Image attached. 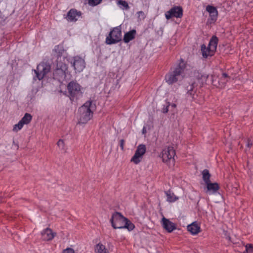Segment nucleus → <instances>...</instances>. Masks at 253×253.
Returning <instances> with one entry per match:
<instances>
[{"label":"nucleus","mask_w":253,"mask_h":253,"mask_svg":"<svg viewBox=\"0 0 253 253\" xmlns=\"http://www.w3.org/2000/svg\"><path fill=\"white\" fill-rule=\"evenodd\" d=\"M110 221L114 229L126 228L130 231L135 228L133 223L118 211L112 214Z\"/></svg>","instance_id":"f257e3e1"},{"label":"nucleus","mask_w":253,"mask_h":253,"mask_svg":"<svg viewBox=\"0 0 253 253\" xmlns=\"http://www.w3.org/2000/svg\"><path fill=\"white\" fill-rule=\"evenodd\" d=\"M59 45L55 47L54 51L57 55L56 68L53 72V78L59 82L63 81L66 78V72L68 70L67 65L62 61L61 54L63 50H61Z\"/></svg>","instance_id":"f03ea898"},{"label":"nucleus","mask_w":253,"mask_h":253,"mask_svg":"<svg viewBox=\"0 0 253 253\" xmlns=\"http://www.w3.org/2000/svg\"><path fill=\"white\" fill-rule=\"evenodd\" d=\"M96 106L92 104V101H87L79 109L80 115L79 122L82 124H85L90 120L92 116L93 111L95 110Z\"/></svg>","instance_id":"7ed1b4c3"},{"label":"nucleus","mask_w":253,"mask_h":253,"mask_svg":"<svg viewBox=\"0 0 253 253\" xmlns=\"http://www.w3.org/2000/svg\"><path fill=\"white\" fill-rule=\"evenodd\" d=\"M185 68L186 64L183 60L181 59L180 62L175 68L174 71L169 72L166 76L165 79L166 82L170 84L176 82L180 76L183 73Z\"/></svg>","instance_id":"20e7f679"},{"label":"nucleus","mask_w":253,"mask_h":253,"mask_svg":"<svg viewBox=\"0 0 253 253\" xmlns=\"http://www.w3.org/2000/svg\"><path fill=\"white\" fill-rule=\"evenodd\" d=\"M67 90L71 101L77 100L83 95L81 86L76 81L70 82L68 84Z\"/></svg>","instance_id":"39448f33"},{"label":"nucleus","mask_w":253,"mask_h":253,"mask_svg":"<svg viewBox=\"0 0 253 253\" xmlns=\"http://www.w3.org/2000/svg\"><path fill=\"white\" fill-rule=\"evenodd\" d=\"M218 41V38L216 36H212L208 47H206L204 44L201 45V51L204 58L211 57L214 55L216 49Z\"/></svg>","instance_id":"423d86ee"},{"label":"nucleus","mask_w":253,"mask_h":253,"mask_svg":"<svg viewBox=\"0 0 253 253\" xmlns=\"http://www.w3.org/2000/svg\"><path fill=\"white\" fill-rule=\"evenodd\" d=\"M122 40V30L120 26L112 29L106 39L107 44L116 43Z\"/></svg>","instance_id":"0eeeda50"},{"label":"nucleus","mask_w":253,"mask_h":253,"mask_svg":"<svg viewBox=\"0 0 253 253\" xmlns=\"http://www.w3.org/2000/svg\"><path fill=\"white\" fill-rule=\"evenodd\" d=\"M51 70V66L49 63L45 62L40 63L35 70L36 77L39 80H42Z\"/></svg>","instance_id":"6e6552de"},{"label":"nucleus","mask_w":253,"mask_h":253,"mask_svg":"<svg viewBox=\"0 0 253 253\" xmlns=\"http://www.w3.org/2000/svg\"><path fill=\"white\" fill-rule=\"evenodd\" d=\"M183 16V9L180 6H175L165 13L167 19L169 20L172 17L181 18Z\"/></svg>","instance_id":"1a4fd4ad"},{"label":"nucleus","mask_w":253,"mask_h":253,"mask_svg":"<svg viewBox=\"0 0 253 253\" xmlns=\"http://www.w3.org/2000/svg\"><path fill=\"white\" fill-rule=\"evenodd\" d=\"M161 155L164 162L168 163L171 161L173 162L175 155V150L172 147H168L162 151Z\"/></svg>","instance_id":"9d476101"},{"label":"nucleus","mask_w":253,"mask_h":253,"mask_svg":"<svg viewBox=\"0 0 253 253\" xmlns=\"http://www.w3.org/2000/svg\"><path fill=\"white\" fill-rule=\"evenodd\" d=\"M146 151L145 145L140 144L138 145L135 151L134 156L132 157L130 161L133 162L135 164H138L140 162L142 156L145 153Z\"/></svg>","instance_id":"9b49d317"},{"label":"nucleus","mask_w":253,"mask_h":253,"mask_svg":"<svg viewBox=\"0 0 253 253\" xmlns=\"http://www.w3.org/2000/svg\"><path fill=\"white\" fill-rule=\"evenodd\" d=\"M230 78V77L227 74L223 73L219 78H215L213 79L212 83L214 85L219 88H223Z\"/></svg>","instance_id":"f8f14e48"},{"label":"nucleus","mask_w":253,"mask_h":253,"mask_svg":"<svg viewBox=\"0 0 253 253\" xmlns=\"http://www.w3.org/2000/svg\"><path fill=\"white\" fill-rule=\"evenodd\" d=\"M73 60V66L75 70L78 72L82 71L85 68L84 60L79 56L74 57Z\"/></svg>","instance_id":"ddd939ff"},{"label":"nucleus","mask_w":253,"mask_h":253,"mask_svg":"<svg viewBox=\"0 0 253 253\" xmlns=\"http://www.w3.org/2000/svg\"><path fill=\"white\" fill-rule=\"evenodd\" d=\"M162 224L163 228L169 233H171L176 228V225L175 223L165 217H163L162 219Z\"/></svg>","instance_id":"4468645a"},{"label":"nucleus","mask_w":253,"mask_h":253,"mask_svg":"<svg viewBox=\"0 0 253 253\" xmlns=\"http://www.w3.org/2000/svg\"><path fill=\"white\" fill-rule=\"evenodd\" d=\"M81 16V12L78 11L76 9H71L67 14L66 19L68 21L76 22Z\"/></svg>","instance_id":"2eb2a0df"},{"label":"nucleus","mask_w":253,"mask_h":253,"mask_svg":"<svg viewBox=\"0 0 253 253\" xmlns=\"http://www.w3.org/2000/svg\"><path fill=\"white\" fill-rule=\"evenodd\" d=\"M56 233L53 232L52 230L47 228L42 232V239L44 241H49L52 240L55 236Z\"/></svg>","instance_id":"dca6fc26"},{"label":"nucleus","mask_w":253,"mask_h":253,"mask_svg":"<svg viewBox=\"0 0 253 253\" xmlns=\"http://www.w3.org/2000/svg\"><path fill=\"white\" fill-rule=\"evenodd\" d=\"M206 10L210 14L211 20L213 22L215 21L218 16V11L216 7L209 5L207 6Z\"/></svg>","instance_id":"f3484780"},{"label":"nucleus","mask_w":253,"mask_h":253,"mask_svg":"<svg viewBox=\"0 0 253 253\" xmlns=\"http://www.w3.org/2000/svg\"><path fill=\"white\" fill-rule=\"evenodd\" d=\"M197 85V84L196 83L193 82L186 86V90L187 91V94L190 96L193 99H195V95L197 90L196 87Z\"/></svg>","instance_id":"a211bd4d"},{"label":"nucleus","mask_w":253,"mask_h":253,"mask_svg":"<svg viewBox=\"0 0 253 253\" xmlns=\"http://www.w3.org/2000/svg\"><path fill=\"white\" fill-rule=\"evenodd\" d=\"M207 185L206 193L213 194L216 192L219 189V186L216 182L211 183L210 182L206 184Z\"/></svg>","instance_id":"6ab92c4d"},{"label":"nucleus","mask_w":253,"mask_h":253,"mask_svg":"<svg viewBox=\"0 0 253 253\" xmlns=\"http://www.w3.org/2000/svg\"><path fill=\"white\" fill-rule=\"evenodd\" d=\"M187 230L193 235L197 234L200 232V227L196 222H194L187 226Z\"/></svg>","instance_id":"aec40b11"},{"label":"nucleus","mask_w":253,"mask_h":253,"mask_svg":"<svg viewBox=\"0 0 253 253\" xmlns=\"http://www.w3.org/2000/svg\"><path fill=\"white\" fill-rule=\"evenodd\" d=\"M136 34L135 30H132L127 33H126L124 37V42L125 43H128L130 41L133 40L135 38Z\"/></svg>","instance_id":"412c9836"},{"label":"nucleus","mask_w":253,"mask_h":253,"mask_svg":"<svg viewBox=\"0 0 253 253\" xmlns=\"http://www.w3.org/2000/svg\"><path fill=\"white\" fill-rule=\"evenodd\" d=\"M165 194L167 197V201L169 202H173L176 201L178 198L176 197L173 193H172L170 190L165 191Z\"/></svg>","instance_id":"4be33fe9"},{"label":"nucleus","mask_w":253,"mask_h":253,"mask_svg":"<svg viewBox=\"0 0 253 253\" xmlns=\"http://www.w3.org/2000/svg\"><path fill=\"white\" fill-rule=\"evenodd\" d=\"M208 78V76L206 75H203L198 73V75L196 76V79L200 84V86L201 87L207 81Z\"/></svg>","instance_id":"5701e85b"},{"label":"nucleus","mask_w":253,"mask_h":253,"mask_svg":"<svg viewBox=\"0 0 253 253\" xmlns=\"http://www.w3.org/2000/svg\"><path fill=\"white\" fill-rule=\"evenodd\" d=\"M95 251L96 253H109L105 246L100 243L96 245Z\"/></svg>","instance_id":"b1692460"},{"label":"nucleus","mask_w":253,"mask_h":253,"mask_svg":"<svg viewBox=\"0 0 253 253\" xmlns=\"http://www.w3.org/2000/svg\"><path fill=\"white\" fill-rule=\"evenodd\" d=\"M202 174H203V179L205 181L206 184L211 182V181H210L211 174L209 172V171L208 169H204L202 172Z\"/></svg>","instance_id":"393cba45"},{"label":"nucleus","mask_w":253,"mask_h":253,"mask_svg":"<svg viewBox=\"0 0 253 253\" xmlns=\"http://www.w3.org/2000/svg\"><path fill=\"white\" fill-rule=\"evenodd\" d=\"M32 119V116L30 114L26 113L24 117L20 120L24 125H28L29 124Z\"/></svg>","instance_id":"a878e982"},{"label":"nucleus","mask_w":253,"mask_h":253,"mask_svg":"<svg viewBox=\"0 0 253 253\" xmlns=\"http://www.w3.org/2000/svg\"><path fill=\"white\" fill-rule=\"evenodd\" d=\"M24 124L23 123L20 121L19 123L16 125H15L13 128V130L15 132H17L20 130L23 126Z\"/></svg>","instance_id":"bb28decb"},{"label":"nucleus","mask_w":253,"mask_h":253,"mask_svg":"<svg viewBox=\"0 0 253 253\" xmlns=\"http://www.w3.org/2000/svg\"><path fill=\"white\" fill-rule=\"evenodd\" d=\"M102 0H88V3L91 6H95L99 4Z\"/></svg>","instance_id":"cd10ccee"},{"label":"nucleus","mask_w":253,"mask_h":253,"mask_svg":"<svg viewBox=\"0 0 253 253\" xmlns=\"http://www.w3.org/2000/svg\"><path fill=\"white\" fill-rule=\"evenodd\" d=\"M246 251L247 253H253V245L248 244L246 245Z\"/></svg>","instance_id":"c85d7f7f"},{"label":"nucleus","mask_w":253,"mask_h":253,"mask_svg":"<svg viewBox=\"0 0 253 253\" xmlns=\"http://www.w3.org/2000/svg\"><path fill=\"white\" fill-rule=\"evenodd\" d=\"M119 3L122 5L126 9H128L129 8L128 3L126 1L120 0Z\"/></svg>","instance_id":"c756f323"},{"label":"nucleus","mask_w":253,"mask_h":253,"mask_svg":"<svg viewBox=\"0 0 253 253\" xmlns=\"http://www.w3.org/2000/svg\"><path fill=\"white\" fill-rule=\"evenodd\" d=\"M57 145L61 149H64L65 144L64 141L62 139H59L57 143Z\"/></svg>","instance_id":"7c9ffc66"},{"label":"nucleus","mask_w":253,"mask_h":253,"mask_svg":"<svg viewBox=\"0 0 253 253\" xmlns=\"http://www.w3.org/2000/svg\"><path fill=\"white\" fill-rule=\"evenodd\" d=\"M63 253H74V250L70 248H68L63 250Z\"/></svg>","instance_id":"2f4dec72"},{"label":"nucleus","mask_w":253,"mask_h":253,"mask_svg":"<svg viewBox=\"0 0 253 253\" xmlns=\"http://www.w3.org/2000/svg\"><path fill=\"white\" fill-rule=\"evenodd\" d=\"M125 141L124 139H122L120 140V145L122 151L124 150V145H125Z\"/></svg>","instance_id":"473e14b6"},{"label":"nucleus","mask_w":253,"mask_h":253,"mask_svg":"<svg viewBox=\"0 0 253 253\" xmlns=\"http://www.w3.org/2000/svg\"><path fill=\"white\" fill-rule=\"evenodd\" d=\"M253 144V141L249 138L247 140V146L250 148Z\"/></svg>","instance_id":"72a5a7b5"},{"label":"nucleus","mask_w":253,"mask_h":253,"mask_svg":"<svg viewBox=\"0 0 253 253\" xmlns=\"http://www.w3.org/2000/svg\"><path fill=\"white\" fill-rule=\"evenodd\" d=\"M169 105H170L169 103H168V105L167 106V107L163 109V112L164 113H166L168 112V111H169L168 108L169 106Z\"/></svg>","instance_id":"f704fd0d"},{"label":"nucleus","mask_w":253,"mask_h":253,"mask_svg":"<svg viewBox=\"0 0 253 253\" xmlns=\"http://www.w3.org/2000/svg\"><path fill=\"white\" fill-rule=\"evenodd\" d=\"M13 144L14 145V146H15V147H16V148L17 149H18V147H19L18 144L17 143H15V142H14V141H13Z\"/></svg>","instance_id":"c9c22d12"},{"label":"nucleus","mask_w":253,"mask_h":253,"mask_svg":"<svg viewBox=\"0 0 253 253\" xmlns=\"http://www.w3.org/2000/svg\"><path fill=\"white\" fill-rule=\"evenodd\" d=\"M146 127L145 126H144L143 128V130H142V133L143 134H145V133H146Z\"/></svg>","instance_id":"e433bc0d"},{"label":"nucleus","mask_w":253,"mask_h":253,"mask_svg":"<svg viewBox=\"0 0 253 253\" xmlns=\"http://www.w3.org/2000/svg\"><path fill=\"white\" fill-rule=\"evenodd\" d=\"M171 107L175 108L176 107V105L175 104L173 103L171 105Z\"/></svg>","instance_id":"4c0bfd02"},{"label":"nucleus","mask_w":253,"mask_h":253,"mask_svg":"<svg viewBox=\"0 0 253 253\" xmlns=\"http://www.w3.org/2000/svg\"><path fill=\"white\" fill-rule=\"evenodd\" d=\"M139 13H142L143 12L142 11H140V12H139Z\"/></svg>","instance_id":"58836bf2"}]
</instances>
